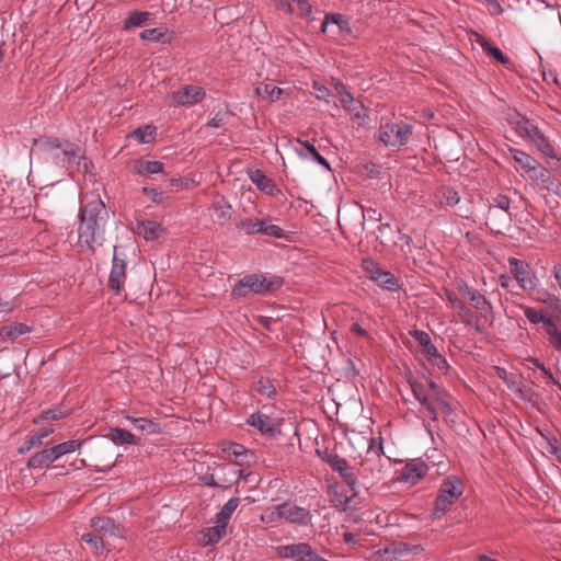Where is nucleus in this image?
Instances as JSON below:
<instances>
[{"mask_svg":"<svg viewBox=\"0 0 561 561\" xmlns=\"http://www.w3.org/2000/svg\"><path fill=\"white\" fill-rule=\"evenodd\" d=\"M328 495L330 497L331 504L343 512H346L350 507V503L352 502V499L355 497L354 493L352 492V495L348 496L345 493L344 488L335 482L333 484L329 485Z\"/></svg>","mask_w":561,"mask_h":561,"instance_id":"nucleus-24","label":"nucleus"},{"mask_svg":"<svg viewBox=\"0 0 561 561\" xmlns=\"http://www.w3.org/2000/svg\"><path fill=\"white\" fill-rule=\"evenodd\" d=\"M423 409L426 411L427 413V417L433 421V422H436L438 420V404L435 402V401H430L427 402V404H422Z\"/></svg>","mask_w":561,"mask_h":561,"instance_id":"nucleus-62","label":"nucleus"},{"mask_svg":"<svg viewBox=\"0 0 561 561\" xmlns=\"http://www.w3.org/2000/svg\"><path fill=\"white\" fill-rule=\"evenodd\" d=\"M462 493L463 485L458 477L449 476L446 478L438 490L432 517L434 519L442 518Z\"/></svg>","mask_w":561,"mask_h":561,"instance_id":"nucleus-3","label":"nucleus"},{"mask_svg":"<svg viewBox=\"0 0 561 561\" xmlns=\"http://www.w3.org/2000/svg\"><path fill=\"white\" fill-rule=\"evenodd\" d=\"M247 423L257 428L262 434H266L272 437L280 433L279 420L270 417L268 415L259 412L251 414L248 417Z\"/></svg>","mask_w":561,"mask_h":561,"instance_id":"nucleus-19","label":"nucleus"},{"mask_svg":"<svg viewBox=\"0 0 561 561\" xmlns=\"http://www.w3.org/2000/svg\"><path fill=\"white\" fill-rule=\"evenodd\" d=\"M412 337L422 346V348L427 345L431 341L428 333L422 330H413L410 332Z\"/></svg>","mask_w":561,"mask_h":561,"instance_id":"nucleus-63","label":"nucleus"},{"mask_svg":"<svg viewBox=\"0 0 561 561\" xmlns=\"http://www.w3.org/2000/svg\"><path fill=\"white\" fill-rule=\"evenodd\" d=\"M329 25H335L339 30V35L344 38L354 37V32L351 26L350 19L340 13H328L324 16V20L321 24V31L323 33L328 32Z\"/></svg>","mask_w":561,"mask_h":561,"instance_id":"nucleus-20","label":"nucleus"},{"mask_svg":"<svg viewBox=\"0 0 561 561\" xmlns=\"http://www.w3.org/2000/svg\"><path fill=\"white\" fill-rule=\"evenodd\" d=\"M54 430L51 427H43L32 433L19 447V454H25L34 447H39L45 444L44 439L48 437Z\"/></svg>","mask_w":561,"mask_h":561,"instance_id":"nucleus-26","label":"nucleus"},{"mask_svg":"<svg viewBox=\"0 0 561 561\" xmlns=\"http://www.w3.org/2000/svg\"><path fill=\"white\" fill-rule=\"evenodd\" d=\"M66 415V412L61 411L60 408H53L45 410L41 413V420H59Z\"/></svg>","mask_w":561,"mask_h":561,"instance_id":"nucleus-60","label":"nucleus"},{"mask_svg":"<svg viewBox=\"0 0 561 561\" xmlns=\"http://www.w3.org/2000/svg\"><path fill=\"white\" fill-rule=\"evenodd\" d=\"M211 208L218 219L228 220L231 217V205L222 195H216Z\"/></svg>","mask_w":561,"mask_h":561,"instance_id":"nucleus-38","label":"nucleus"},{"mask_svg":"<svg viewBox=\"0 0 561 561\" xmlns=\"http://www.w3.org/2000/svg\"><path fill=\"white\" fill-rule=\"evenodd\" d=\"M413 126L404 122H392L380 125L377 138L387 147L401 148L409 142Z\"/></svg>","mask_w":561,"mask_h":561,"instance_id":"nucleus-4","label":"nucleus"},{"mask_svg":"<svg viewBox=\"0 0 561 561\" xmlns=\"http://www.w3.org/2000/svg\"><path fill=\"white\" fill-rule=\"evenodd\" d=\"M56 160L64 165L67 164L68 168L71 164H76L78 170H82L83 173L89 172L92 164L87 158L78 156V148L72 144H67L61 152L57 153Z\"/></svg>","mask_w":561,"mask_h":561,"instance_id":"nucleus-18","label":"nucleus"},{"mask_svg":"<svg viewBox=\"0 0 561 561\" xmlns=\"http://www.w3.org/2000/svg\"><path fill=\"white\" fill-rule=\"evenodd\" d=\"M90 525L94 530L103 535L116 536L118 534V526L115 524L114 519L110 517H93Z\"/></svg>","mask_w":561,"mask_h":561,"instance_id":"nucleus-30","label":"nucleus"},{"mask_svg":"<svg viewBox=\"0 0 561 561\" xmlns=\"http://www.w3.org/2000/svg\"><path fill=\"white\" fill-rule=\"evenodd\" d=\"M81 442L77 439H70L60 444H57L54 446L55 451L58 456V458H61L62 456L73 453L78 450L81 447Z\"/></svg>","mask_w":561,"mask_h":561,"instance_id":"nucleus-49","label":"nucleus"},{"mask_svg":"<svg viewBox=\"0 0 561 561\" xmlns=\"http://www.w3.org/2000/svg\"><path fill=\"white\" fill-rule=\"evenodd\" d=\"M436 196L445 207H453L460 202L458 192L449 186L439 188Z\"/></svg>","mask_w":561,"mask_h":561,"instance_id":"nucleus-42","label":"nucleus"},{"mask_svg":"<svg viewBox=\"0 0 561 561\" xmlns=\"http://www.w3.org/2000/svg\"><path fill=\"white\" fill-rule=\"evenodd\" d=\"M282 284V278L277 276L266 278L256 274L247 275L234 285L231 295L233 298L245 297L250 293L263 295L277 290Z\"/></svg>","mask_w":561,"mask_h":561,"instance_id":"nucleus-2","label":"nucleus"},{"mask_svg":"<svg viewBox=\"0 0 561 561\" xmlns=\"http://www.w3.org/2000/svg\"><path fill=\"white\" fill-rule=\"evenodd\" d=\"M278 9L286 13H291L293 8L290 2H296L304 14H309L311 12V4L308 0H273Z\"/></svg>","mask_w":561,"mask_h":561,"instance_id":"nucleus-44","label":"nucleus"},{"mask_svg":"<svg viewBox=\"0 0 561 561\" xmlns=\"http://www.w3.org/2000/svg\"><path fill=\"white\" fill-rule=\"evenodd\" d=\"M427 391L433 401H435L442 413L446 416V422L454 423L455 420L453 417L455 408H454V399L451 394L433 379H428L427 381Z\"/></svg>","mask_w":561,"mask_h":561,"instance_id":"nucleus-12","label":"nucleus"},{"mask_svg":"<svg viewBox=\"0 0 561 561\" xmlns=\"http://www.w3.org/2000/svg\"><path fill=\"white\" fill-rule=\"evenodd\" d=\"M108 438L115 445H137L138 440L136 437L128 431L119 427L111 428L108 434Z\"/></svg>","mask_w":561,"mask_h":561,"instance_id":"nucleus-37","label":"nucleus"},{"mask_svg":"<svg viewBox=\"0 0 561 561\" xmlns=\"http://www.w3.org/2000/svg\"><path fill=\"white\" fill-rule=\"evenodd\" d=\"M227 526L222 524H216L215 526L207 527L202 531V543L203 546L216 545L225 535Z\"/></svg>","mask_w":561,"mask_h":561,"instance_id":"nucleus-32","label":"nucleus"},{"mask_svg":"<svg viewBox=\"0 0 561 561\" xmlns=\"http://www.w3.org/2000/svg\"><path fill=\"white\" fill-rule=\"evenodd\" d=\"M205 91L197 85H185L172 92L171 99L174 105L191 106L203 100Z\"/></svg>","mask_w":561,"mask_h":561,"instance_id":"nucleus-15","label":"nucleus"},{"mask_svg":"<svg viewBox=\"0 0 561 561\" xmlns=\"http://www.w3.org/2000/svg\"><path fill=\"white\" fill-rule=\"evenodd\" d=\"M524 313H525L526 319L530 323H533V324L543 323V325L546 327V331L548 330L549 321H552L551 318L546 317L541 311L536 310L535 308H531V307H526Z\"/></svg>","mask_w":561,"mask_h":561,"instance_id":"nucleus-48","label":"nucleus"},{"mask_svg":"<svg viewBox=\"0 0 561 561\" xmlns=\"http://www.w3.org/2000/svg\"><path fill=\"white\" fill-rule=\"evenodd\" d=\"M136 232L139 236H142L146 240H156L162 232V227L156 221L142 220L137 224Z\"/></svg>","mask_w":561,"mask_h":561,"instance_id":"nucleus-31","label":"nucleus"},{"mask_svg":"<svg viewBox=\"0 0 561 561\" xmlns=\"http://www.w3.org/2000/svg\"><path fill=\"white\" fill-rule=\"evenodd\" d=\"M363 265L369 278L379 287L390 291H398L400 289L399 279L391 272L382 270L374 261H364Z\"/></svg>","mask_w":561,"mask_h":561,"instance_id":"nucleus-11","label":"nucleus"},{"mask_svg":"<svg viewBox=\"0 0 561 561\" xmlns=\"http://www.w3.org/2000/svg\"><path fill=\"white\" fill-rule=\"evenodd\" d=\"M504 382L510 390L514 391L518 396V398L525 399L524 392L522 388L518 386L516 375L511 374L510 377Z\"/></svg>","mask_w":561,"mask_h":561,"instance_id":"nucleus-61","label":"nucleus"},{"mask_svg":"<svg viewBox=\"0 0 561 561\" xmlns=\"http://www.w3.org/2000/svg\"><path fill=\"white\" fill-rule=\"evenodd\" d=\"M249 178L251 182L257 187V190L270 196L275 197L280 193V190L278 188L275 181L266 176L260 169L251 170L249 172Z\"/></svg>","mask_w":561,"mask_h":561,"instance_id":"nucleus-23","label":"nucleus"},{"mask_svg":"<svg viewBox=\"0 0 561 561\" xmlns=\"http://www.w3.org/2000/svg\"><path fill=\"white\" fill-rule=\"evenodd\" d=\"M383 467L385 461L382 458V447L380 446L377 449H374L369 446L366 456L359 462L357 471L364 480H368L374 483L381 479Z\"/></svg>","mask_w":561,"mask_h":561,"instance_id":"nucleus-6","label":"nucleus"},{"mask_svg":"<svg viewBox=\"0 0 561 561\" xmlns=\"http://www.w3.org/2000/svg\"><path fill=\"white\" fill-rule=\"evenodd\" d=\"M528 178L540 188L557 193L558 184L550 171L541 163H537L527 172Z\"/></svg>","mask_w":561,"mask_h":561,"instance_id":"nucleus-17","label":"nucleus"},{"mask_svg":"<svg viewBox=\"0 0 561 561\" xmlns=\"http://www.w3.org/2000/svg\"><path fill=\"white\" fill-rule=\"evenodd\" d=\"M81 540L93 547L95 550L104 548V541L102 537L93 533L83 534Z\"/></svg>","mask_w":561,"mask_h":561,"instance_id":"nucleus-56","label":"nucleus"},{"mask_svg":"<svg viewBox=\"0 0 561 561\" xmlns=\"http://www.w3.org/2000/svg\"><path fill=\"white\" fill-rule=\"evenodd\" d=\"M428 471L427 465L422 460L408 462L400 472V481L411 485L416 484Z\"/></svg>","mask_w":561,"mask_h":561,"instance_id":"nucleus-22","label":"nucleus"},{"mask_svg":"<svg viewBox=\"0 0 561 561\" xmlns=\"http://www.w3.org/2000/svg\"><path fill=\"white\" fill-rule=\"evenodd\" d=\"M126 255L119 251L117 245L113 250L112 268L107 279L108 288L115 294H119L126 280Z\"/></svg>","mask_w":561,"mask_h":561,"instance_id":"nucleus-9","label":"nucleus"},{"mask_svg":"<svg viewBox=\"0 0 561 561\" xmlns=\"http://www.w3.org/2000/svg\"><path fill=\"white\" fill-rule=\"evenodd\" d=\"M240 503L239 497H231L229 499L225 505L220 508V511L215 516V523L216 524H222L225 526L228 525L231 515L237 510L238 505Z\"/></svg>","mask_w":561,"mask_h":561,"instance_id":"nucleus-35","label":"nucleus"},{"mask_svg":"<svg viewBox=\"0 0 561 561\" xmlns=\"http://www.w3.org/2000/svg\"><path fill=\"white\" fill-rule=\"evenodd\" d=\"M237 228L243 230L247 234H262L276 239H288V232L274 225L271 217L247 218L237 224Z\"/></svg>","mask_w":561,"mask_h":561,"instance_id":"nucleus-5","label":"nucleus"},{"mask_svg":"<svg viewBox=\"0 0 561 561\" xmlns=\"http://www.w3.org/2000/svg\"><path fill=\"white\" fill-rule=\"evenodd\" d=\"M298 146L295 148L296 152L304 159L311 160L318 152L317 148L309 141L297 140Z\"/></svg>","mask_w":561,"mask_h":561,"instance_id":"nucleus-51","label":"nucleus"},{"mask_svg":"<svg viewBox=\"0 0 561 561\" xmlns=\"http://www.w3.org/2000/svg\"><path fill=\"white\" fill-rule=\"evenodd\" d=\"M277 553L280 558L295 559L297 561H328L306 542L279 546Z\"/></svg>","mask_w":561,"mask_h":561,"instance_id":"nucleus-10","label":"nucleus"},{"mask_svg":"<svg viewBox=\"0 0 561 561\" xmlns=\"http://www.w3.org/2000/svg\"><path fill=\"white\" fill-rule=\"evenodd\" d=\"M445 296L461 319L462 323H470L472 320V310L451 290L446 289Z\"/></svg>","mask_w":561,"mask_h":561,"instance_id":"nucleus-28","label":"nucleus"},{"mask_svg":"<svg viewBox=\"0 0 561 561\" xmlns=\"http://www.w3.org/2000/svg\"><path fill=\"white\" fill-rule=\"evenodd\" d=\"M142 193L156 204H165L168 196L157 188L145 186Z\"/></svg>","mask_w":561,"mask_h":561,"instance_id":"nucleus-53","label":"nucleus"},{"mask_svg":"<svg viewBox=\"0 0 561 561\" xmlns=\"http://www.w3.org/2000/svg\"><path fill=\"white\" fill-rule=\"evenodd\" d=\"M140 38L148 42H160L164 36V32L161 28H148L144 30L139 34Z\"/></svg>","mask_w":561,"mask_h":561,"instance_id":"nucleus-55","label":"nucleus"},{"mask_svg":"<svg viewBox=\"0 0 561 561\" xmlns=\"http://www.w3.org/2000/svg\"><path fill=\"white\" fill-rule=\"evenodd\" d=\"M283 519L287 523L298 526H308L311 523L312 515L306 507L298 506L290 502L282 503Z\"/></svg>","mask_w":561,"mask_h":561,"instance_id":"nucleus-16","label":"nucleus"},{"mask_svg":"<svg viewBox=\"0 0 561 561\" xmlns=\"http://www.w3.org/2000/svg\"><path fill=\"white\" fill-rule=\"evenodd\" d=\"M254 390L261 396L266 398H274L276 396V388L268 378L261 377L254 385Z\"/></svg>","mask_w":561,"mask_h":561,"instance_id":"nucleus-47","label":"nucleus"},{"mask_svg":"<svg viewBox=\"0 0 561 561\" xmlns=\"http://www.w3.org/2000/svg\"><path fill=\"white\" fill-rule=\"evenodd\" d=\"M231 113L229 111L218 112L211 119L208 121L207 126L211 128H220L228 123Z\"/></svg>","mask_w":561,"mask_h":561,"instance_id":"nucleus-54","label":"nucleus"},{"mask_svg":"<svg viewBox=\"0 0 561 561\" xmlns=\"http://www.w3.org/2000/svg\"><path fill=\"white\" fill-rule=\"evenodd\" d=\"M528 295L534 301L545 304L551 309H558L560 307L559 298L545 288H538L537 286L535 291Z\"/></svg>","mask_w":561,"mask_h":561,"instance_id":"nucleus-33","label":"nucleus"},{"mask_svg":"<svg viewBox=\"0 0 561 561\" xmlns=\"http://www.w3.org/2000/svg\"><path fill=\"white\" fill-rule=\"evenodd\" d=\"M126 419L134 425L136 430H138L141 433H146L148 435L150 434H157L160 432V426L158 423L153 422L150 419L147 417H135L127 415Z\"/></svg>","mask_w":561,"mask_h":561,"instance_id":"nucleus-34","label":"nucleus"},{"mask_svg":"<svg viewBox=\"0 0 561 561\" xmlns=\"http://www.w3.org/2000/svg\"><path fill=\"white\" fill-rule=\"evenodd\" d=\"M547 334L549 335L552 346L556 350H561V329H558L553 321H549Z\"/></svg>","mask_w":561,"mask_h":561,"instance_id":"nucleus-52","label":"nucleus"},{"mask_svg":"<svg viewBox=\"0 0 561 561\" xmlns=\"http://www.w3.org/2000/svg\"><path fill=\"white\" fill-rule=\"evenodd\" d=\"M510 124L516 134L523 138H529L534 141H546V137L541 134V131L523 116L518 115L515 118H511Z\"/></svg>","mask_w":561,"mask_h":561,"instance_id":"nucleus-21","label":"nucleus"},{"mask_svg":"<svg viewBox=\"0 0 561 561\" xmlns=\"http://www.w3.org/2000/svg\"><path fill=\"white\" fill-rule=\"evenodd\" d=\"M510 153L514 161L519 164V167L527 173L530 169H533L538 161L528 154L527 152L516 149L510 148Z\"/></svg>","mask_w":561,"mask_h":561,"instance_id":"nucleus-39","label":"nucleus"},{"mask_svg":"<svg viewBox=\"0 0 561 561\" xmlns=\"http://www.w3.org/2000/svg\"><path fill=\"white\" fill-rule=\"evenodd\" d=\"M387 551L391 552L396 559H402L409 554H417L423 551V548L420 545L410 546L405 542H397Z\"/></svg>","mask_w":561,"mask_h":561,"instance_id":"nucleus-40","label":"nucleus"},{"mask_svg":"<svg viewBox=\"0 0 561 561\" xmlns=\"http://www.w3.org/2000/svg\"><path fill=\"white\" fill-rule=\"evenodd\" d=\"M319 455L321 456V459L329 465L332 470L339 472L341 478L344 480V482L350 488V491L354 493V495L358 494L357 490V477L353 470V468L350 466L348 461L342 457H340L335 453L331 451H323L320 453L318 450Z\"/></svg>","mask_w":561,"mask_h":561,"instance_id":"nucleus-8","label":"nucleus"},{"mask_svg":"<svg viewBox=\"0 0 561 561\" xmlns=\"http://www.w3.org/2000/svg\"><path fill=\"white\" fill-rule=\"evenodd\" d=\"M511 199L506 195H496L490 205L488 211V220L494 222L495 220L502 226L507 227L512 221V214L510 213Z\"/></svg>","mask_w":561,"mask_h":561,"instance_id":"nucleus-14","label":"nucleus"},{"mask_svg":"<svg viewBox=\"0 0 561 561\" xmlns=\"http://www.w3.org/2000/svg\"><path fill=\"white\" fill-rule=\"evenodd\" d=\"M283 92V89L274 85L273 83H260L255 88V94L270 102L279 100Z\"/></svg>","mask_w":561,"mask_h":561,"instance_id":"nucleus-36","label":"nucleus"},{"mask_svg":"<svg viewBox=\"0 0 561 561\" xmlns=\"http://www.w3.org/2000/svg\"><path fill=\"white\" fill-rule=\"evenodd\" d=\"M79 219V241L94 252L95 248L103 245L108 220V211L100 195L87 193L81 197Z\"/></svg>","mask_w":561,"mask_h":561,"instance_id":"nucleus-1","label":"nucleus"},{"mask_svg":"<svg viewBox=\"0 0 561 561\" xmlns=\"http://www.w3.org/2000/svg\"><path fill=\"white\" fill-rule=\"evenodd\" d=\"M428 362L431 363L432 366L436 367L443 374H446L449 369V365L446 358L440 353L432 357Z\"/></svg>","mask_w":561,"mask_h":561,"instance_id":"nucleus-58","label":"nucleus"},{"mask_svg":"<svg viewBox=\"0 0 561 561\" xmlns=\"http://www.w3.org/2000/svg\"><path fill=\"white\" fill-rule=\"evenodd\" d=\"M36 144L44 150L51 151L61 148V142L58 138H44L36 141Z\"/></svg>","mask_w":561,"mask_h":561,"instance_id":"nucleus-57","label":"nucleus"},{"mask_svg":"<svg viewBox=\"0 0 561 561\" xmlns=\"http://www.w3.org/2000/svg\"><path fill=\"white\" fill-rule=\"evenodd\" d=\"M18 304L15 300L0 299V320L5 319L15 308Z\"/></svg>","mask_w":561,"mask_h":561,"instance_id":"nucleus-59","label":"nucleus"},{"mask_svg":"<svg viewBox=\"0 0 561 561\" xmlns=\"http://www.w3.org/2000/svg\"><path fill=\"white\" fill-rule=\"evenodd\" d=\"M459 293L467 297L471 306L476 309L480 318L485 320H493V307L492 304L482 295L479 290L470 287L466 283H461L458 286Z\"/></svg>","mask_w":561,"mask_h":561,"instance_id":"nucleus-13","label":"nucleus"},{"mask_svg":"<svg viewBox=\"0 0 561 561\" xmlns=\"http://www.w3.org/2000/svg\"><path fill=\"white\" fill-rule=\"evenodd\" d=\"M32 332V328L25 323L13 322L0 328L1 342H14L19 336Z\"/></svg>","mask_w":561,"mask_h":561,"instance_id":"nucleus-27","label":"nucleus"},{"mask_svg":"<svg viewBox=\"0 0 561 561\" xmlns=\"http://www.w3.org/2000/svg\"><path fill=\"white\" fill-rule=\"evenodd\" d=\"M150 18L149 12L135 11L125 20L123 30L142 26Z\"/></svg>","mask_w":561,"mask_h":561,"instance_id":"nucleus-46","label":"nucleus"},{"mask_svg":"<svg viewBox=\"0 0 561 561\" xmlns=\"http://www.w3.org/2000/svg\"><path fill=\"white\" fill-rule=\"evenodd\" d=\"M477 42L480 44V46L483 48L484 51H486L490 56H492L499 62H501L503 65H506L510 62V59L503 54V51L500 48H497L496 46H493L484 37L479 36Z\"/></svg>","mask_w":561,"mask_h":561,"instance_id":"nucleus-43","label":"nucleus"},{"mask_svg":"<svg viewBox=\"0 0 561 561\" xmlns=\"http://www.w3.org/2000/svg\"><path fill=\"white\" fill-rule=\"evenodd\" d=\"M227 451H228L230 455L234 456V457H236V459H240L241 461H242V457H243V456H247V453H248V451H247V449H245V447H244L243 445L236 444V443H234V444H231V445L229 446V448L227 449Z\"/></svg>","mask_w":561,"mask_h":561,"instance_id":"nucleus-64","label":"nucleus"},{"mask_svg":"<svg viewBox=\"0 0 561 561\" xmlns=\"http://www.w3.org/2000/svg\"><path fill=\"white\" fill-rule=\"evenodd\" d=\"M58 459L59 458L53 446L50 448H45L38 453H35L32 457H30L26 466L28 469H43L49 467L50 463Z\"/></svg>","mask_w":561,"mask_h":561,"instance_id":"nucleus-25","label":"nucleus"},{"mask_svg":"<svg viewBox=\"0 0 561 561\" xmlns=\"http://www.w3.org/2000/svg\"><path fill=\"white\" fill-rule=\"evenodd\" d=\"M164 164L160 161L137 159L134 162V171L139 175H153L163 172Z\"/></svg>","mask_w":561,"mask_h":561,"instance_id":"nucleus-29","label":"nucleus"},{"mask_svg":"<svg viewBox=\"0 0 561 561\" xmlns=\"http://www.w3.org/2000/svg\"><path fill=\"white\" fill-rule=\"evenodd\" d=\"M507 262L510 265L511 274L518 283L520 289L526 294L535 291L539 279L530 264L526 261L513 256L508 257Z\"/></svg>","mask_w":561,"mask_h":561,"instance_id":"nucleus-7","label":"nucleus"},{"mask_svg":"<svg viewBox=\"0 0 561 561\" xmlns=\"http://www.w3.org/2000/svg\"><path fill=\"white\" fill-rule=\"evenodd\" d=\"M129 137L137 140L139 144H149L156 137V127L152 125H145L134 129Z\"/></svg>","mask_w":561,"mask_h":561,"instance_id":"nucleus-41","label":"nucleus"},{"mask_svg":"<svg viewBox=\"0 0 561 561\" xmlns=\"http://www.w3.org/2000/svg\"><path fill=\"white\" fill-rule=\"evenodd\" d=\"M409 383L414 398L420 402L421 405L427 404V402L432 401L427 388L424 383L415 379H410Z\"/></svg>","mask_w":561,"mask_h":561,"instance_id":"nucleus-45","label":"nucleus"},{"mask_svg":"<svg viewBox=\"0 0 561 561\" xmlns=\"http://www.w3.org/2000/svg\"><path fill=\"white\" fill-rule=\"evenodd\" d=\"M280 519H283L282 504L267 507L261 515V520L263 523H276Z\"/></svg>","mask_w":561,"mask_h":561,"instance_id":"nucleus-50","label":"nucleus"}]
</instances>
